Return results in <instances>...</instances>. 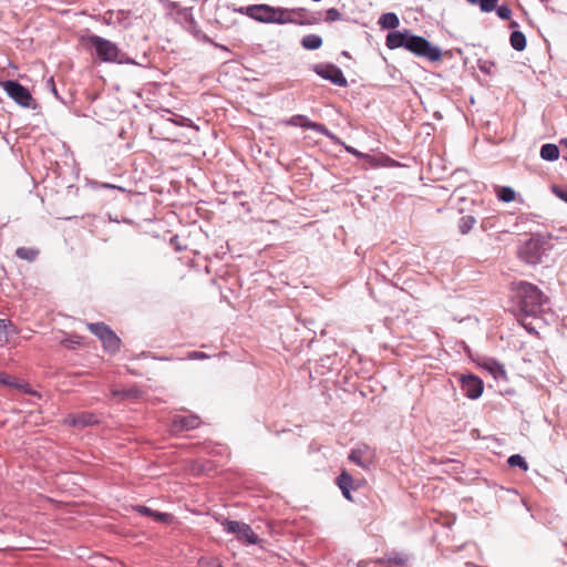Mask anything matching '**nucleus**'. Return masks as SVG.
<instances>
[{"instance_id": "obj_1", "label": "nucleus", "mask_w": 567, "mask_h": 567, "mask_svg": "<svg viewBox=\"0 0 567 567\" xmlns=\"http://www.w3.org/2000/svg\"><path fill=\"white\" fill-rule=\"evenodd\" d=\"M512 300L516 308V316L523 320L526 317L540 315L548 299L537 286L519 281L513 285Z\"/></svg>"}, {"instance_id": "obj_2", "label": "nucleus", "mask_w": 567, "mask_h": 567, "mask_svg": "<svg viewBox=\"0 0 567 567\" xmlns=\"http://www.w3.org/2000/svg\"><path fill=\"white\" fill-rule=\"evenodd\" d=\"M86 41L95 50L97 58L103 62H130L123 59L124 54L117 45L110 40L92 34L87 37Z\"/></svg>"}, {"instance_id": "obj_3", "label": "nucleus", "mask_w": 567, "mask_h": 567, "mask_svg": "<svg viewBox=\"0 0 567 567\" xmlns=\"http://www.w3.org/2000/svg\"><path fill=\"white\" fill-rule=\"evenodd\" d=\"M405 49L417 56L426 58L431 62H436L442 58V51L434 47L425 38L410 33Z\"/></svg>"}, {"instance_id": "obj_4", "label": "nucleus", "mask_w": 567, "mask_h": 567, "mask_svg": "<svg viewBox=\"0 0 567 567\" xmlns=\"http://www.w3.org/2000/svg\"><path fill=\"white\" fill-rule=\"evenodd\" d=\"M87 329L102 341L107 352L115 353L120 350L121 339L105 323H87Z\"/></svg>"}, {"instance_id": "obj_5", "label": "nucleus", "mask_w": 567, "mask_h": 567, "mask_svg": "<svg viewBox=\"0 0 567 567\" xmlns=\"http://www.w3.org/2000/svg\"><path fill=\"white\" fill-rule=\"evenodd\" d=\"M221 526L226 533L235 534L237 539L243 543L257 544L259 542V537L255 534L252 528L246 523L224 519L221 522Z\"/></svg>"}, {"instance_id": "obj_6", "label": "nucleus", "mask_w": 567, "mask_h": 567, "mask_svg": "<svg viewBox=\"0 0 567 567\" xmlns=\"http://www.w3.org/2000/svg\"><path fill=\"white\" fill-rule=\"evenodd\" d=\"M287 124L290 126H301L307 130H312L317 133L327 136L334 144H342L341 140L330 130H328V127L324 124L312 122L306 115H293L287 121Z\"/></svg>"}, {"instance_id": "obj_7", "label": "nucleus", "mask_w": 567, "mask_h": 567, "mask_svg": "<svg viewBox=\"0 0 567 567\" xmlns=\"http://www.w3.org/2000/svg\"><path fill=\"white\" fill-rule=\"evenodd\" d=\"M2 87L17 104L22 107H32L33 97L30 91L18 81L8 80Z\"/></svg>"}, {"instance_id": "obj_8", "label": "nucleus", "mask_w": 567, "mask_h": 567, "mask_svg": "<svg viewBox=\"0 0 567 567\" xmlns=\"http://www.w3.org/2000/svg\"><path fill=\"white\" fill-rule=\"evenodd\" d=\"M313 71L322 79L331 83L344 87L348 81L340 68L331 63H319L313 66Z\"/></svg>"}, {"instance_id": "obj_9", "label": "nucleus", "mask_w": 567, "mask_h": 567, "mask_svg": "<svg viewBox=\"0 0 567 567\" xmlns=\"http://www.w3.org/2000/svg\"><path fill=\"white\" fill-rule=\"evenodd\" d=\"M374 456V450L361 443L352 449L349 454V460L362 468H369L373 464Z\"/></svg>"}, {"instance_id": "obj_10", "label": "nucleus", "mask_w": 567, "mask_h": 567, "mask_svg": "<svg viewBox=\"0 0 567 567\" xmlns=\"http://www.w3.org/2000/svg\"><path fill=\"white\" fill-rule=\"evenodd\" d=\"M307 9L305 8H293V9H287V8H276L275 7V13L272 23L277 24H286V23H299L298 18L301 19L306 17ZM301 24L303 22H300Z\"/></svg>"}, {"instance_id": "obj_11", "label": "nucleus", "mask_w": 567, "mask_h": 567, "mask_svg": "<svg viewBox=\"0 0 567 567\" xmlns=\"http://www.w3.org/2000/svg\"><path fill=\"white\" fill-rule=\"evenodd\" d=\"M483 389V382L480 378L473 374L461 378V390L468 399H478L482 395Z\"/></svg>"}, {"instance_id": "obj_12", "label": "nucleus", "mask_w": 567, "mask_h": 567, "mask_svg": "<svg viewBox=\"0 0 567 567\" xmlns=\"http://www.w3.org/2000/svg\"><path fill=\"white\" fill-rule=\"evenodd\" d=\"M246 13L258 22L272 23L275 7L269 4H252L246 8Z\"/></svg>"}, {"instance_id": "obj_13", "label": "nucleus", "mask_w": 567, "mask_h": 567, "mask_svg": "<svg viewBox=\"0 0 567 567\" xmlns=\"http://www.w3.org/2000/svg\"><path fill=\"white\" fill-rule=\"evenodd\" d=\"M200 420L197 415H174L172 419L171 430L174 433L193 430L198 427Z\"/></svg>"}, {"instance_id": "obj_14", "label": "nucleus", "mask_w": 567, "mask_h": 567, "mask_svg": "<svg viewBox=\"0 0 567 567\" xmlns=\"http://www.w3.org/2000/svg\"><path fill=\"white\" fill-rule=\"evenodd\" d=\"M410 33L411 32L409 30L389 32L385 40L386 47L390 50L399 48L405 49Z\"/></svg>"}, {"instance_id": "obj_15", "label": "nucleus", "mask_w": 567, "mask_h": 567, "mask_svg": "<svg viewBox=\"0 0 567 567\" xmlns=\"http://www.w3.org/2000/svg\"><path fill=\"white\" fill-rule=\"evenodd\" d=\"M66 423L76 427H85L93 425L97 422L94 414L89 412H82L80 414H70L66 417Z\"/></svg>"}, {"instance_id": "obj_16", "label": "nucleus", "mask_w": 567, "mask_h": 567, "mask_svg": "<svg viewBox=\"0 0 567 567\" xmlns=\"http://www.w3.org/2000/svg\"><path fill=\"white\" fill-rule=\"evenodd\" d=\"M136 511L141 515L154 517L157 522L169 523L172 520V515H169L167 513H161V512L153 511L152 508H150L147 506L140 505L136 507Z\"/></svg>"}, {"instance_id": "obj_17", "label": "nucleus", "mask_w": 567, "mask_h": 567, "mask_svg": "<svg viewBox=\"0 0 567 567\" xmlns=\"http://www.w3.org/2000/svg\"><path fill=\"white\" fill-rule=\"evenodd\" d=\"M540 157L544 161L553 162L559 157V148L556 144L547 143L540 147Z\"/></svg>"}, {"instance_id": "obj_18", "label": "nucleus", "mask_w": 567, "mask_h": 567, "mask_svg": "<svg viewBox=\"0 0 567 567\" xmlns=\"http://www.w3.org/2000/svg\"><path fill=\"white\" fill-rule=\"evenodd\" d=\"M382 29H395L400 24L398 16L393 12L383 13L378 21Z\"/></svg>"}, {"instance_id": "obj_19", "label": "nucleus", "mask_w": 567, "mask_h": 567, "mask_svg": "<svg viewBox=\"0 0 567 567\" xmlns=\"http://www.w3.org/2000/svg\"><path fill=\"white\" fill-rule=\"evenodd\" d=\"M301 45L306 50H317L322 45V38L318 34H307L301 39Z\"/></svg>"}, {"instance_id": "obj_20", "label": "nucleus", "mask_w": 567, "mask_h": 567, "mask_svg": "<svg viewBox=\"0 0 567 567\" xmlns=\"http://www.w3.org/2000/svg\"><path fill=\"white\" fill-rule=\"evenodd\" d=\"M509 42L512 48L516 51H523L526 48V37L520 31H513Z\"/></svg>"}, {"instance_id": "obj_21", "label": "nucleus", "mask_w": 567, "mask_h": 567, "mask_svg": "<svg viewBox=\"0 0 567 567\" xmlns=\"http://www.w3.org/2000/svg\"><path fill=\"white\" fill-rule=\"evenodd\" d=\"M497 197L504 203H511L515 199V190L508 186L499 187L497 190Z\"/></svg>"}, {"instance_id": "obj_22", "label": "nucleus", "mask_w": 567, "mask_h": 567, "mask_svg": "<svg viewBox=\"0 0 567 567\" xmlns=\"http://www.w3.org/2000/svg\"><path fill=\"white\" fill-rule=\"evenodd\" d=\"M476 220L473 216L466 215L460 218L458 221V229L462 234H467L473 226L475 225Z\"/></svg>"}, {"instance_id": "obj_23", "label": "nucleus", "mask_w": 567, "mask_h": 567, "mask_svg": "<svg viewBox=\"0 0 567 567\" xmlns=\"http://www.w3.org/2000/svg\"><path fill=\"white\" fill-rule=\"evenodd\" d=\"M337 484L339 486V488L342 491V492H346L347 488H352V485H353V478L350 474H348L347 472H342L338 477H337Z\"/></svg>"}, {"instance_id": "obj_24", "label": "nucleus", "mask_w": 567, "mask_h": 567, "mask_svg": "<svg viewBox=\"0 0 567 567\" xmlns=\"http://www.w3.org/2000/svg\"><path fill=\"white\" fill-rule=\"evenodd\" d=\"M10 328H13L10 320L0 319V343L9 341Z\"/></svg>"}, {"instance_id": "obj_25", "label": "nucleus", "mask_w": 567, "mask_h": 567, "mask_svg": "<svg viewBox=\"0 0 567 567\" xmlns=\"http://www.w3.org/2000/svg\"><path fill=\"white\" fill-rule=\"evenodd\" d=\"M0 385H6L9 388L22 389L23 384H21L16 378L6 374L0 371Z\"/></svg>"}, {"instance_id": "obj_26", "label": "nucleus", "mask_w": 567, "mask_h": 567, "mask_svg": "<svg viewBox=\"0 0 567 567\" xmlns=\"http://www.w3.org/2000/svg\"><path fill=\"white\" fill-rule=\"evenodd\" d=\"M507 463L512 467H514V466L520 467L524 472H527L529 468L525 458L519 454L511 455L507 460Z\"/></svg>"}, {"instance_id": "obj_27", "label": "nucleus", "mask_w": 567, "mask_h": 567, "mask_svg": "<svg viewBox=\"0 0 567 567\" xmlns=\"http://www.w3.org/2000/svg\"><path fill=\"white\" fill-rule=\"evenodd\" d=\"M16 255L21 259L32 261L35 259L38 251L31 248L20 247L17 249Z\"/></svg>"}, {"instance_id": "obj_28", "label": "nucleus", "mask_w": 567, "mask_h": 567, "mask_svg": "<svg viewBox=\"0 0 567 567\" xmlns=\"http://www.w3.org/2000/svg\"><path fill=\"white\" fill-rule=\"evenodd\" d=\"M112 395L114 398L118 399H128V398H135L137 395V390L128 389V390H113Z\"/></svg>"}, {"instance_id": "obj_29", "label": "nucleus", "mask_w": 567, "mask_h": 567, "mask_svg": "<svg viewBox=\"0 0 567 567\" xmlns=\"http://www.w3.org/2000/svg\"><path fill=\"white\" fill-rule=\"evenodd\" d=\"M553 194L558 197L560 200L567 203V186H558L554 185L551 187Z\"/></svg>"}, {"instance_id": "obj_30", "label": "nucleus", "mask_w": 567, "mask_h": 567, "mask_svg": "<svg viewBox=\"0 0 567 567\" xmlns=\"http://www.w3.org/2000/svg\"><path fill=\"white\" fill-rule=\"evenodd\" d=\"M342 17V14L340 13V11L336 8H330L326 11V18L324 20L327 22H334V21H338L340 20Z\"/></svg>"}, {"instance_id": "obj_31", "label": "nucleus", "mask_w": 567, "mask_h": 567, "mask_svg": "<svg viewBox=\"0 0 567 567\" xmlns=\"http://www.w3.org/2000/svg\"><path fill=\"white\" fill-rule=\"evenodd\" d=\"M498 0H481L480 8L483 12H491L497 6Z\"/></svg>"}, {"instance_id": "obj_32", "label": "nucleus", "mask_w": 567, "mask_h": 567, "mask_svg": "<svg viewBox=\"0 0 567 567\" xmlns=\"http://www.w3.org/2000/svg\"><path fill=\"white\" fill-rule=\"evenodd\" d=\"M496 13L503 20H508L512 16V10L507 6H496Z\"/></svg>"}, {"instance_id": "obj_33", "label": "nucleus", "mask_w": 567, "mask_h": 567, "mask_svg": "<svg viewBox=\"0 0 567 567\" xmlns=\"http://www.w3.org/2000/svg\"><path fill=\"white\" fill-rule=\"evenodd\" d=\"M209 358H210V355L205 352L190 351L187 353L185 359H187V360H205V359H209Z\"/></svg>"}, {"instance_id": "obj_34", "label": "nucleus", "mask_w": 567, "mask_h": 567, "mask_svg": "<svg viewBox=\"0 0 567 567\" xmlns=\"http://www.w3.org/2000/svg\"><path fill=\"white\" fill-rule=\"evenodd\" d=\"M80 337L75 338H66L62 341V344L66 347L68 349H75L78 346H80Z\"/></svg>"}, {"instance_id": "obj_35", "label": "nucleus", "mask_w": 567, "mask_h": 567, "mask_svg": "<svg viewBox=\"0 0 567 567\" xmlns=\"http://www.w3.org/2000/svg\"><path fill=\"white\" fill-rule=\"evenodd\" d=\"M341 143H342L341 145L346 148V151L349 154H352V155H354L358 158L364 157V155L361 152H359L358 150H355L354 147L346 145L342 141H341Z\"/></svg>"}, {"instance_id": "obj_36", "label": "nucleus", "mask_w": 567, "mask_h": 567, "mask_svg": "<svg viewBox=\"0 0 567 567\" xmlns=\"http://www.w3.org/2000/svg\"><path fill=\"white\" fill-rule=\"evenodd\" d=\"M350 489L351 488H347L346 492H342V495L347 498V499H351V496H350Z\"/></svg>"}, {"instance_id": "obj_37", "label": "nucleus", "mask_w": 567, "mask_h": 567, "mask_svg": "<svg viewBox=\"0 0 567 567\" xmlns=\"http://www.w3.org/2000/svg\"><path fill=\"white\" fill-rule=\"evenodd\" d=\"M522 324L526 328V330L529 332V333H533L535 332V329L533 327H528L527 324H525L524 322H522Z\"/></svg>"}, {"instance_id": "obj_38", "label": "nucleus", "mask_w": 567, "mask_h": 567, "mask_svg": "<svg viewBox=\"0 0 567 567\" xmlns=\"http://www.w3.org/2000/svg\"><path fill=\"white\" fill-rule=\"evenodd\" d=\"M480 69H481L482 72L491 73V70L486 65H482V66H480Z\"/></svg>"}, {"instance_id": "obj_39", "label": "nucleus", "mask_w": 567, "mask_h": 567, "mask_svg": "<svg viewBox=\"0 0 567 567\" xmlns=\"http://www.w3.org/2000/svg\"><path fill=\"white\" fill-rule=\"evenodd\" d=\"M50 84H51V86H52V93H54L55 95H58V92H56V89H55V86H54V83H53V80H52V79L50 80Z\"/></svg>"}, {"instance_id": "obj_40", "label": "nucleus", "mask_w": 567, "mask_h": 567, "mask_svg": "<svg viewBox=\"0 0 567 567\" xmlns=\"http://www.w3.org/2000/svg\"><path fill=\"white\" fill-rule=\"evenodd\" d=\"M560 144H563V145H565V146L567 147V137L563 138V140L560 141Z\"/></svg>"}, {"instance_id": "obj_41", "label": "nucleus", "mask_w": 567, "mask_h": 567, "mask_svg": "<svg viewBox=\"0 0 567 567\" xmlns=\"http://www.w3.org/2000/svg\"><path fill=\"white\" fill-rule=\"evenodd\" d=\"M104 187H106V188H114L115 186L111 185V184H105Z\"/></svg>"}]
</instances>
